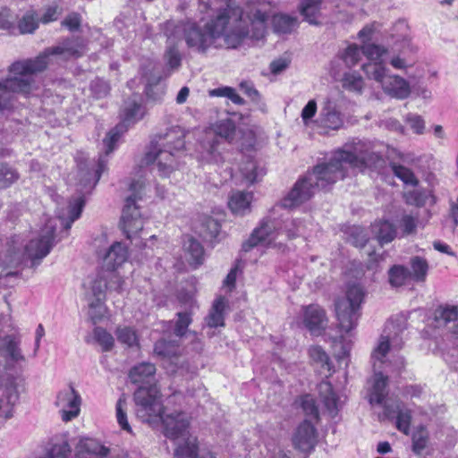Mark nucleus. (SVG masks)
Here are the masks:
<instances>
[{"instance_id":"f257e3e1","label":"nucleus","mask_w":458,"mask_h":458,"mask_svg":"<svg viewBox=\"0 0 458 458\" xmlns=\"http://www.w3.org/2000/svg\"><path fill=\"white\" fill-rule=\"evenodd\" d=\"M168 38L182 36L188 47L199 53H206L211 47L235 48L248 35L242 21V10L228 4L204 28L194 22L167 23Z\"/></svg>"},{"instance_id":"f03ea898","label":"nucleus","mask_w":458,"mask_h":458,"mask_svg":"<svg viewBox=\"0 0 458 458\" xmlns=\"http://www.w3.org/2000/svg\"><path fill=\"white\" fill-rule=\"evenodd\" d=\"M363 143L359 141L353 150H337L328 163L316 165L312 172L299 179L291 191L288 201L293 206L300 205L310 199L316 190L326 189L345 176L347 166L353 168L380 167L384 164L381 156L375 152L363 149Z\"/></svg>"},{"instance_id":"7ed1b4c3","label":"nucleus","mask_w":458,"mask_h":458,"mask_svg":"<svg viewBox=\"0 0 458 458\" xmlns=\"http://www.w3.org/2000/svg\"><path fill=\"white\" fill-rule=\"evenodd\" d=\"M85 52V45L81 38L72 37L60 42L58 45L48 47L34 59H27L13 63L10 67L13 74L4 81H0V108L10 107L13 93L29 94L34 82L32 75L44 71L50 63V57L67 61L79 58Z\"/></svg>"},{"instance_id":"20e7f679","label":"nucleus","mask_w":458,"mask_h":458,"mask_svg":"<svg viewBox=\"0 0 458 458\" xmlns=\"http://www.w3.org/2000/svg\"><path fill=\"white\" fill-rule=\"evenodd\" d=\"M136 416L143 422L154 425L163 424L164 435L170 439L188 437L190 418L185 412H172L163 415L160 391L155 384L140 386L133 394Z\"/></svg>"},{"instance_id":"39448f33","label":"nucleus","mask_w":458,"mask_h":458,"mask_svg":"<svg viewBox=\"0 0 458 458\" xmlns=\"http://www.w3.org/2000/svg\"><path fill=\"white\" fill-rule=\"evenodd\" d=\"M184 130L178 126L157 135L144 157L145 164H155L159 176L169 177L177 168V159L184 150Z\"/></svg>"},{"instance_id":"423d86ee","label":"nucleus","mask_w":458,"mask_h":458,"mask_svg":"<svg viewBox=\"0 0 458 458\" xmlns=\"http://www.w3.org/2000/svg\"><path fill=\"white\" fill-rule=\"evenodd\" d=\"M235 135L236 126L232 119L217 121L213 128L206 130L198 140L197 151L199 159L208 164L223 163L225 142L232 143Z\"/></svg>"},{"instance_id":"0eeeda50","label":"nucleus","mask_w":458,"mask_h":458,"mask_svg":"<svg viewBox=\"0 0 458 458\" xmlns=\"http://www.w3.org/2000/svg\"><path fill=\"white\" fill-rule=\"evenodd\" d=\"M362 71L369 80L377 82L383 92L392 98L406 99L411 95L410 83L403 77L390 73L382 63H367Z\"/></svg>"},{"instance_id":"6e6552de","label":"nucleus","mask_w":458,"mask_h":458,"mask_svg":"<svg viewBox=\"0 0 458 458\" xmlns=\"http://www.w3.org/2000/svg\"><path fill=\"white\" fill-rule=\"evenodd\" d=\"M144 187L145 182L140 178L129 184L131 194L125 199L120 220V227L128 239H132L143 228V219L136 203L142 199Z\"/></svg>"},{"instance_id":"1a4fd4ad","label":"nucleus","mask_w":458,"mask_h":458,"mask_svg":"<svg viewBox=\"0 0 458 458\" xmlns=\"http://www.w3.org/2000/svg\"><path fill=\"white\" fill-rule=\"evenodd\" d=\"M364 299V291L358 284L350 285L344 296L338 298L335 303L339 328L350 333L357 325L359 310Z\"/></svg>"},{"instance_id":"9d476101","label":"nucleus","mask_w":458,"mask_h":458,"mask_svg":"<svg viewBox=\"0 0 458 458\" xmlns=\"http://www.w3.org/2000/svg\"><path fill=\"white\" fill-rule=\"evenodd\" d=\"M284 211L283 204L275 207L268 216L252 232L250 238L242 243V250L250 251L258 244L272 238L275 233L282 230L284 225Z\"/></svg>"},{"instance_id":"9b49d317","label":"nucleus","mask_w":458,"mask_h":458,"mask_svg":"<svg viewBox=\"0 0 458 458\" xmlns=\"http://www.w3.org/2000/svg\"><path fill=\"white\" fill-rule=\"evenodd\" d=\"M142 117V106L136 98L125 102L123 122L110 130L103 140L106 156L114 151L120 137L127 131L128 125L140 120Z\"/></svg>"},{"instance_id":"f8f14e48","label":"nucleus","mask_w":458,"mask_h":458,"mask_svg":"<svg viewBox=\"0 0 458 458\" xmlns=\"http://www.w3.org/2000/svg\"><path fill=\"white\" fill-rule=\"evenodd\" d=\"M55 224L48 220L37 238L31 239L25 246V255L31 260V266L37 267L49 254L55 245Z\"/></svg>"},{"instance_id":"ddd939ff","label":"nucleus","mask_w":458,"mask_h":458,"mask_svg":"<svg viewBox=\"0 0 458 458\" xmlns=\"http://www.w3.org/2000/svg\"><path fill=\"white\" fill-rule=\"evenodd\" d=\"M314 123L324 133L342 129L344 124V114L338 101L332 98H326Z\"/></svg>"},{"instance_id":"4468645a","label":"nucleus","mask_w":458,"mask_h":458,"mask_svg":"<svg viewBox=\"0 0 458 458\" xmlns=\"http://www.w3.org/2000/svg\"><path fill=\"white\" fill-rule=\"evenodd\" d=\"M21 337L20 335H6L0 337V352L5 360L6 369H12L15 365L26 361V357L21 348Z\"/></svg>"},{"instance_id":"2eb2a0df","label":"nucleus","mask_w":458,"mask_h":458,"mask_svg":"<svg viewBox=\"0 0 458 458\" xmlns=\"http://www.w3.org/2000/svg\"><path fill=\"white\" fill-rule=\"evenodd\" d=\"M318 431L308 419L301 422L293 436V447L305 454H310L318 444Z\"/></svg>"},{"instance_id":"dca6fc26","label":"nucleus","mask_w":458,"mask_h":458,"mask_svg":"<svg viewBox=\"0 0 458 458\" xmlns=\"http://www.w3.org/2000/svg\"><path fill=\"white\" fill-rule=\"evenodd\" d=\"M55 404L61 408L63 420L70 421L79 415L81 398L80 394L70 386L68 388L59 392Z\"/></svg>"},{"instance_id":"f3484780","label":"nucleus","mask_w":458,"mask_h":458,"mask_svg":"<svg viewBox=\"0 0 458 458\" xmlns=\"http://www.w3.org/2000/svg\"><path fill=\"white\" fill-rule=\"evenodd\" d=\"M303 324L311 335H322L328 324L325 310L318 304L303 307Z\"/></svg>"},{"instance_id":"a211bd4d","label":"nucleus","mask_w":458,"mask_h":458,"mask_svg":"<svg viewBox=\"0 0 458 458\" xmlns=\"http://www.w3.org/2000/svg\"><path fill=\"white\" fill-rule=\"evenodd\" d=\"M417 48L411 44V39L406 36L397 39L392 47L394 55L390 59V64L397 70H404L412 66L413 61L409 58L410 54H414Z\"/></svg>"},{"instance_id":"6ab92c4d","label":"nucleus","mask_w":458,"mask_h":458,"mask_svg":"<svg viewBox=\"0 0 458 458\" xmlns=\"http://www.w3.org/2000/svg\"><path fill=\"white\" fill-rule=\"evenodd\" d=\"M4 395L5 401L0 398V417L8 420L13 416V407L20 398L15 377L8 376L4 379Z\"/></svg>"},{"instance_id":"aec40b11","label":"nucleus","mask_w":458,"mask_h":458,"mask_svg":"<svg viewBox=\"0 0 458 458\" xmlns=\"http://www.w3.org/2000/svg\"><path fill=\"white\" fill-rule=\"evenodd\" d=\"M103 267L108 271H114L122 266L128 259V249L119 242H114L103 254Z\"/></svg>"},{"instance_id":"412c9836","label":"nucleus","mask_w":458,"mask_h":458,"mask_svg":"<svg viewBox=\"0 0 458 458\" xmlns=\"http://www.w3.org/2000/svg\"><path fill=\"white\" fill-rule=\"evenodd\" d=\"M110 449L96 439L81 440L78 445V458H107Z\"/></svg>"},{"instance_id":"4be33fe9","label":"nucleus","mask_w":458,"mask_h":458,"mask_svg":"<svg viewBox=\"0 0 458 458\" xmlns=\"http://www.w3.org/2000/svg\"><path fill=\"white\" fill-rule=\"evenodd\" d=\"M252 199V192L233 191L228 199V207L233 215L242 216L250 213Z\"/></svg>"},{"instance_id":"5701e85b","label":"nucleus","mask_w":458,"mask_h":458,"mask_svg":"<svg viewBox=\"0 0 458 458\" xmlns=\"http://www.w3.org/2000/svg\"><path fill=\"white\" fill-rule=\"evenodd\" d=\"M185 259L194 268L200 266L204 261L205 251L201 243L192 236H185L182 246Z\"/></svg>"},{"instance_id":"b1692460","label":"nucleus","mask_w":458,"mask_h":458,"mask_svg":"<svg viewBox=\"0 0 458 458\" xmlns=\"http://www.w3.org/2000/svg\"><path fill=\"white\" fill-rule=\"evenodd\" d=\"M318 394L327 411L332 417H335L341 407V402L333 391L332 385L328 381H322L318 385Z\"/></svg>"},{"instance_id":"393cba45","label":"nucleus","mask_w":458,"mask_h":458,"mask_svg":"<svg viewBox=\"0 0 458 458\" xmlns=\"http://www.w3.org/2000/svg\"><path fill=\"white\" fill-rule=\"evenodd\" d=\"M156 366L150 362H140L129 371V378L132 384L151 383L155 379Z\"/></svg>"},{"instance_id":"a878e982","label":"nucleus","mask_w":458,"mask_h":458,"mask_svg":"<svg viewBox=\"0 0 458 458\" xmlns=\"http://www.w3.org/2000/svg\"><path fill=\"white\" fill-rule=\"evenodd\" d=\"M106 167V160L103 157H99L97 167L92 172H90L89 169L80 167V183L82 185V188L86 190V191L88 189L91 190L96 186Z\"/></svg>"},{"instance_id":"bb28decb","label":"nucleus","mask_w":458,"mask_h":458,"mask_svg":"<svg viewBox=\"0 0 458 458\" xmlns=\"http://www.w3.org/2000/svg\"><path fill=\"white\" fill-rule=\"evenodd\" d=\"M270 16H272L274 31L278 34H284L286 32V15L284 14H272L266 10L257 9L252 13L251 19L253 22H259L263 26Z\"/></svg>"},{"instance_id":"cd10ccee","label":"nucleus","mask_w":458,"mask_h":458,"mask_svg":"<svg viewBox=\"0 0 458 458\" xmlns=\"http://www.w3.org/2000/svg\"><path fill=\"white\" fill-rule=\"evenodd\" d=\"M371 392L369 394L370 403H382L385 400L386 391V381L387 377H384L383 373L379 369H376Z\"/></svg>"},{"instance_id":"c85d7f7f","label":"nucleus","mask_w":458,"mask_h":458,"mask_svg":"<svg viewBox=\"0 0 458 458\" xmlns=\"http://www.w3.org/2000/svg\"><path fill=\"white\" fill-rule=\"evenodd\" d=\"M429 270L428 260L420 256L411 257L410 259V278L417 283H424Z\"/></svg>"},{"instance_id":"c756f323","label":"nucleus","mask_w":458,"mask_h":458,"mask_svg":"<svg viewBox=\"0 0 458 458\" xmlns=\"http://www.w3.org/2000/svg\"><path fill=\"white\" fill-rule=\"evenodd\" d=\"M309 355L311 361L322 370L321 373H325L326 377L327 374L330 375L333 366L329 360V357L322 347L318 345L310 346L309 349Z\"/></svg>"},{"instance_id":"7c9ffc66","label":"nucleus","mask_w":458,"mask_h":458,"mask_svg":"<svg viewBox=\"0 0 458 458\" xmlns=\"http://www.w3.org/2000/svg\"><path fill=\"white\" fill-rule=\"evenodd\" d=\"M226 307V301L223 297L217 298L213 305L212 309L208 315L206 321L209 327H224L225 316L224 312Z\"/></svg>"},{"instance_id":"2f4dec72","label":"nucleus","mask_w":458,"mask_h":458,"mask_svg":"<svg viewBox=\"0 0 458 458\" xmlns=\"http://www.w3.org/2000/svg\"><path fill=\"white\" fill-rule=\"evenodd\" d=\"M404 198L407 204L417 207H423L428 199H431V205H435L437 200L433 191L426 189L409 191L404 193Z\"/></svg>"},{"instance_id":"473e14b6","label":"nucleus","mask_w":458,"mask_h":458,"mask_svg":"<svg viewBox=\"0 0 458 458\" xmlns=\"http://www.w3.org/2000/svg\"><path fill=\"white\" fill-rule=\"evenodd\" d=\"M385 413L387 417L396 413V428L404 434L409 433L411 424V412L407 409H402L399 404L395 405V409L392 410L389 405H385Z\"/></svg>"},{"instance_id":"72a5a7b5","label":"nucleus","mask_w":458,"mask_h":458,"mask_svg":"<svg viewBox=\"0 0 458 458\" xmlns=\"http://www.w3.org/2000/svg\"><path fill=\"white\" fill-rule=\"evenodd\" d=\"M154 352L164 358L174 360L177 359L180 355V347L174 341H167L165 339H160L155 343Z\"/></svg>"},{"instance_id":"f704fd0d","label":"nucleus","mask_w":458,"mask_h":458,"mask_svg":"<svg viewBox=\"0 0 458 458\" xmlns=\"http://www.w3.org/2000/svg\"><path fill=\"white\" fill-rule=\"evenodd\" d=\"M322 0H301L300 12L310 24L317 25Z\"/></svg>"},{"instance_id":"c9c22d12","label":"nucleus","mask_w":458,"mask_h":458,"mask_svg":"<svg viewBox=\"0 0 458 458\" xmlns=\"http://www.w3.org/2000/svg\"><path fill=\"white\" fill-rule=\"evenodd\" d=\"M434 316L435 327H444L458 318V309L455 306L439 307L435 310Z\"/></svg>"},{"instance_id":"e433bc0d","label":"nucleus","mask_w":458,"mask_h":458,"mask_svg":"<svg viewBox=\"0 0 458 458\" xmlns=\"http://www.w3.org/2000/svg\"><path fill=\"white\" fill-rule=\"evenodd\" d=\"M373 231L381 245L392 242L396 235V230L394 225L388 221H380L375 224L373 225Z\"/></svg>"},{"instance_id":"4c0bfd02","label":"nucleus","mask_w":458,"mask_h":458,"mask_svg":"<svg viewBox=\"0 0 458 458\" xmlns=\"http://www.w3.org/2000/svg\"><path fill=\"white\" fill-rule=\"evenodd\" d=\"M107 278L105 275H99L92 281L89 291L86 293V300H106Z\"/></svg>"},{"instance_id":"58836bf2","label":"nucleus","mask_w":458,"mask_h":458,"mask_svg":"<svg viewBox=\"0 0 458 458\" xmlns=\"http://www.w3.org/2000/svg\"><path fill=\"white\" fill-rule=\"evenodd\" d=\"M241 173L244 179L252 184L266 174V170L264 167L259 166L255 161L249 160L241 166Z\"/></svg>"},{"instance_id":"ea45409f","label":"nucleus","mask_w":458,"mask_h":458,"mask_svg":"<svg viewBox=\"0 0 458 458\" xmlns=\"http://www.w3.org/2000/svg\"><path fill=\"white\" fill-rule=\"evenodd\" d=\"M115 416L120 428L129 434H132L131 427L127 417V401L124 394H122L115 404Z\"/></svg>"},{"instance_id":"a19ab883","label":"nucleus","mask_w":458,"mask_h":458,"mask_svg":"<svg viewBox=\"0 0 458 458\" xmlns=\"http://www.w3.org/2000/svg\"><path fill=\"white\" fill-rule=\"evenodd\" d=\"M184 439V444L174 450V458H198L197 439L192 437Z\"/></svg>"},{"instance_id":"79ce46f5","label":"nucleus","mask_w":458,"mask_h":458,"mask_svg":"<svg viewBox=\"0 0 458 458\" xmlns=\"http://www.w3.org/2000/svg\"><path fill=\"white\" fill-rule=\"evenodd\" d=\"M388 351L389 340L386 336H381L377 346L373 350L371 354L374 370L380 369L381 365L385 362L384 359Z\"/></svg>"},{"instance_id":"37998d69","label":"nucleus","mask_w":458,"mask_h":458,"mask_svg":"<svg viewBox=\"0 0 458 458\" xmlns=\"http://www.w3.org/2000/svg\"><path fill=\"white\" fill-rule=\"evenodd\" d=\"M115 335L119 343L127 347L139 345V340L135 330L130 327H118L115 330Z\"/></svg>"},{"instance_id":"c03bdc74","label":"nucleus","mask_w":458,"mask_h":458,"mask_svg":"<svg viewBox=\"0 0 458 458\" xmlns=\"http://www.w3.org/2000/svg\"><path fill=\"white\" fill-rule=\"evenodd\" d=\"M391 169L394 173V174L399 178L403 183L416 187L419 184V180L415 176L414 173L408 167L397 165V164H392Z\"/></svg>"},{"instance_id":"a18cd8bd","label":"nucleus","mask_w":458,"mask_h":458,"mask_svg":"<svg viewBox=\"0 0 458 458\" xmlns=\"http://www.w3.org/2000/svg\"><path fill=\"white\" fill-rule=\"evenodd\" d=\"M38 27V19L34 11L27 12L18 22L21 34L33 33Z\"/></svg>"},{"instance_id":"49530a36","label":"nucleus","mask_w":458,"mask_h":458,"mask_svg":"<svg viewBox=\"0 0 458 458\" xmlns=\"http://www.w3.org/2000/svg\"><path fill=\"white\" fill-rule=\"evenodd\" d=\"M343 87L355 93L360 94L364 87V81L362 77L356 72H348L344 75Z\"/></svg>"},{"instance_id":"de8ad7c7","label":"nucleus","mask_w":458,"mask_h":458,"mask_svg":"<svg viewBox=\"0 0 458 458\" xmlns=\"http://www.w3.org/2000/svg\"><path fill=\"white\" fill-rule=\"evenodd\" d=\"M409 277V269L403 266H394L389 270V282L393 286L403 285Z\"/></svg>"},{"instance_id":"09e8293b","label":"nucleus","mask_w":458,"mask_h":458,"mask_svg":"<svg viewBox=\"0 0 458 458\" xmlns=\"http://www.w3.org/2000/svg\"><path fill=\"white\" fill-rule=\"evenodd\" d=\"M94 338L101 346L103 352H109L114 347V339L105 328L98 327L94 329Z\"/></svg>"},{"instance_id":"8fccbe9b","label":"nucleus","mask_w":458,"mask_h":458,"mask_svg":"<svg viewBox=\"0 0 458 458\" xmlns=\"http://www.w3.org/2000/svg\"><path fill=\"white\" fill-rule=\"evenodd\" d=\"M362 53V47H359L355 44L349 45L341 55V58L344 64L349 66H354L360 60Z\"/></svg>"},{"instance_id":"3c124183","label":"nucleus","mask_w":458,"mask_h":458,"mask_svg":"<svg viewBox=\"0 0 458 458\" xmlns=\"http://www.w3.org/2000/svg\"><path fill=\"white\" fill-rule=\"evenodd\" d=\"M105 301L106 300H87L89 305V316L94 323L101 320L106 314V308Z\"/></svg>"},{"instance_id":"603ef678","label":"nucleus","mask_w":458,"mask_h":458,"mask_svg":"<svg viewBox=\"0 0 458 458\" xmlns=\"http://www.w3.org/2000/svg\"><path fill=\"white\" fill-rule=\"evenodd\" d=\"M428 433L423 427H420L412 435V450L415 454H420L427 447Z\"/></svg>"},{"instance_id":"864d4df0","label":"nucleus","mask_w":458,"mask_h":458,"mask_svg":"<svg viewBox=\"0 0 458 458\" xmlns=\"http://www.w3.org/2000/svg\"><path fill=\"white\" fill-rule=\"evenodd\" d=\"M19 179L17 171L6 164H0V188H7Z\"/></svg>"},{"instance_id":"5fc2aeb1","label":"nucleus","mask_w":458,"mask_h":458,"mask_svg":"<svg viewBox=\"0 0 458 458\" xmlns=\"http://www.w3.org/2000/svg\"><path fill=\"white\" fill-rule=\"evenodd\" d=\"M191 314L188 311L178 312L174 333L176 336L182 337L187 334L188 327L191 324Z\"/></svg>"},{"instance_id":"6e6d98bb","label":"nucleus","mask_w":458,"mask_h":458,"mask_svg":"<svg viewBox=\"0 0 458 458\" xmlns=\"http://www.w3.org/2000/svg\"><path fill=\"white\" fill-rule=\"evenodd\" d=\"M362 53L370 60L369 63H382L381 58L387 53V49L374 44L362 47Z\"/></svg>"},{"instance_id":"4d7b16f0","label":"nucleus","mask_w":458,"mask_h":458,"mask_svg":"<svg viewBox=\"0 0 458 458\" xmlns=\"http://www.w3.org/2000/svg\"><path fill=\"white\" fill-rule=\"evenodd\" d=\"M220 232V224L214 218H207L201 225L200 234L206 239L212 241L216 238Z\"/></svg>"},{"instance_id":"13d9d810","label":"nucleus","mask_w":458,"mask_h":458,"mask_svg":"<svg viewBox=\"0 0 458 458\" xmlns=\"http://www.w3.org/2000/svg\"><path fill=\"white\" fill-rule=\"evenodd\" d=\"M210 95L216 97H225L236 105H242L244 103L243 98L236 92L234 89L230 87L215 89L210 92Z\"/></svg>"},{"instance_id":"bf43d9fd","label":"nucleus","mask_w":458,"mask_h":458,"mask_svg":"<svg viewBox=\"0 0 458 458\" xmlns=\"http://www.w3.org/2000/svg\"><path fill=\"white\" fill-rule=\"evenodd\" d=\"M301 407L306 416L310 417V420H315L317 421L318 420V409L312 396H303L301 398Z\"/></svg>"},{"instance_id":"052dcab7","label":"nucleus","mask_w":458,"mask_h":458,"mask_svg":"<svg viewBox=\"0 0 458 458\" xmlns=\"http://www.w3.org/2000/svg\"><path fill=\"white\" fill-rule=\"evenodd\" d=\"M90 90L97 98H101L109 93L110 87L107 81L97 78L91 81Z\"/></svg>"},{"instance_id":"680f3d73","label":"nucleus","mask_w":458,"mask_h":458,"mask_svg":"<svg viewBox=\"0 0 458 458\" xmlns=\"http://www.w3.org/2000/svg\"><path fill=\"white\" fill-rule=\"evenodd\" d=\"M405 122L409 124L414 133L421 135L425 131L424 119L416 114H408L405 117Z\"/></svg>"},{"instance_id":"e2e57ef3","label":"nucleus","mask_w":458,"mask_h":458,"mask_svg":"<svg viewBox=\"0 0 458 458\" xmlns=\"http://www.w3.org/2000/svg\"><path fill=\"white\" fill-rule=\"evenodd\" d=\"M318 111L317 102L315 99H310L301 110V119L303 123L307 126L310 124L311 119L315 116Z\"/></svg>"},{"instance_id":"0e129e2a","label":"nucleus","mask_w":458,"mask_h":458,"mask_svg":"<svg viewBox=\"0 0 458 458\" xmlns=\"http://www.w3.org/2000/svg\"><path fill=\"white\" fill-rule=\"evenodd\" d=\"M70 446L66 442L54 445L47 454V458H67Z\"/></svg>"},{"instance_id":"69168bd1","label":"nucleus","mask_w":458,"mask_h":458,"mask_svg":"<svg viewBox=\"0 0 458 458\" xmlns=\"http://www.w3.org/2000/svg\"><path fill=\"white\" fill-rule=\"evenodd\" d=\"M85 201L82 197H77L69 205V216L72 217V222L77 220L82 212Z\"/></svg>"},{"instance_id":"338daca9","label":"nucleus","mask_w":458,"mask_h":458,"mask_svg":"<svg viewBox=\"0 0 458 458\" xmlns=\"http://www.w3.org/2000/svg\"><path fill=\"white\" fill-rule=\"evenodd\" d=\"M106 277L107 278V287L109 290H114L118 293L123 290L124 281L118 274L110 273Z\"/></svg>"},{"instance_id":"774afa93","label":"nucleus","mask_w":458,"mask_h":458,"mask_svg":"<svg viewBox=\"0 0 458 458\" xmlns=\"http://www.w3.org/2000/svg\"><path fill=\"white\" fill-rule=\"evenodd\" d=\"M240 88L242 92L247 95L252 101L259 102L260 95L259 91L254 88L253 84L249 81H242L240 84Z\"/></svg>"}]
</instances>
